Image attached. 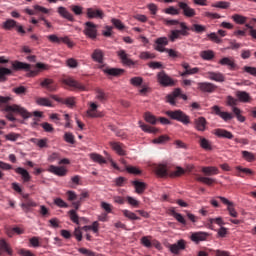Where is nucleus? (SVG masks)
I'll use <instances>...</instances> for the list:
<instances>
[{"label":"nucleus","mask_w":256,"mask_h":256,"mask_svg":"<svg viewBox=\"0 0 256 256\" xmlns=\"http://www.w3.org/2000/svg\"><path fill=\"white\" fill-rule=\"evenodd\" d=\"M164 25L167 27H176V25H179L180 29H173L168 34V39L171 41V43H175L177 39H183V37H189L190 31L193 33H205L207 31V27L203 26L201 24H193L191 27L187 26V23L180 22L179 20H171L169 18H163L162 19Z\"/></svg>","instance_id":"nucleus-1"},{"label":"nucleus","mask_w":256,"mask_h":256,"mask_svg":"<svg viewBox=\"0 0 256 256\" xmlns=\"http://www.w3.org/2000/svg\"><path fill=\"white\" fill-rule=\"evenodd\" d=\"M2 105H4L3 111L8 113L6 115V119H8V121H17L15 116H13V113H15L16 115H21V117H23V119H29V117H31V113H29V111H27V109H25L17 104L8 105L6 103V104H2Z\"/></svg>","instance_id":"nucleus-2"},{"label":"nucleus","mask_w":256,"mask_h":256,"mask_svg":"<svg viewBox=\"0 0 256 256\" xmlns=\"http://www.w3.org/2000/svg\"><path fill=\"white\" fill-rule=\"evenodd\" d=\"M154 171L158 177H181L185 173V170L181 167H177L174 172L169 174V166L167 164H155Z\"/></svg>","instance_id":"nucleus-3"},{"label":"nucleus","mask_w":256,"mask_h":256,"mask_svg":"<svg viewBox=\"0 0 256 256\" xmlns=\"http://www.w3.org/2000/svg\"><path fill=\"white\" fill-rule=\"evenodd\" d=\"M166 115L174 121H179V123H183V125H189V123H191V119L189 118V116L181 110H169L166 111Z\"/></svg>","instance_id":"nucleus-4"},{"label":"nucleus","mask_w":256,"mask_h":256,"mask_svg":"<svg viewBox=\"0 0 256 256\" xmlns=\"http://www.w3.org/2000/svg\"><path fill=\"white\" fill-rule=\"evenodd\" d=\"M83 34L88 38L95 41L97 39L98 31H97V24L88 21L84 23V30Z\"/></svg>","instance_id":"nucleus-5"},{"label":"nucleus","mask_w":256,"mask_h":256,"mask_svg":"<svg viewBox=\"0 0 256 256\" xmlns=\"http://www.w3.org/2000/svg\"><path fill=\"white\" fill-rule=\"evenodd\" d=\"M177 97H180L181 99H183V101H187V95L183 94V92L181 91V88L174 89V91L171 94H169L166 97V99H167V102L170 103V105L176 106Z\"/></svg>","instance_id":"nucleus-6"},{"label":"nucleus","mask_w":256,"mask_h":256,"mask_svg":"<svg viewBox=\"0 0 256 256\" xmlns=\"http://www.w3.org/2000/svg\"><path fill=\"white\" fill-rule=\"evenodd\" d=\"M48 40L51 43H64L65 45H67V47H69L70 49L75 47V43H73V41H71V39H69L67 36L65 37H59L55 34L49 35Z\"/></svg>","instance_id":"nucleus-7"},{"label":"nucleus","mask_w":256,"mask_h":256,"mask_svg":"<svg viewBox=\"0 0 256 256\" xmlns=\"http://www.w3.org/2000/svg\"><path fill=\"white\" fill-rule=\"evenodd\" d=\"M157 80L162 87H173V85H175V81H173L165 71H161L157 74Z\"/></svg>","instance_id":"nucleus-8"},{"label":"nucleus","mask_w":256,"mask_h":256,"mask_svg":"<svg viewBox=\"0 0 256 256\" xmlns=\"http://www.w3.org/2000/svg\"><path fill=\"white\" fill-rule=\"evenodd\" d=\"M86 16L88 19H104L105 12L99 8H87Z\"/></svg>","instance_id":"nucleus-9"},{"label":"nucleus","mask_w":256,"mask_h":256,"mask_svg":"<svg viewBox=\"0 0 256 256\" xmlns=\"http://www.w3.org/2000/svg\"><path fill=\"white\" fill-rule=\"evenodd\" d=\"M169 45V38L167 37H159L155 40L154 49L155 51H159V53H165L167 47Z\"/></svg>","instance_id":"nucleus-10"},{"label":"nucleus","mask_w":256,"mask_h":256,"mask_svg":"<svg viewBox=\"0 0 256 256\" xmlns=\"http://www.w3.org/2000/svg\"><path fill=\"white\" fill-rule=\"evenodd\" d=\"M186 247L187 243L185 242V240L181 239L177 243L171 244L169 249L174 255H179L181 251H185Z\"/></svg>","instance_id":"nucleus-11"},{"label":"nucleus","mask_w":256,"mask_h":256,"mask_svg":"<svg viewBox=\"0 0 256 256\" xmlns=\"http://www.w3.org/2000/svg\"><path fill=\"white\" fill-rule=\"evenodd\" d=\"M34 10H31L29 8L24 9V13H27V15H39V13H43L44 15H49L51 10L40 6V5H34Z\"/></svg>","instance_id":"nucleus-12"},{"label":"nucleus","mask_w":256,"mask_h":256,"mask_svg":"<svg viewBox=\"0 0 256 256\" xmlns=\"http://www.w3.org/2000/svg\"><path fill=\"white\" fill-rule=\"evenodd\" d=\"M218 199H220V201L224 204L227 205V211L229 212V215L231 217H238V213L235 210V204H233V202L229 201V199L223 197V196H219Z\"/></svg>","instance_id":"nucleus-13"},{"label":"nucleus","mask_w":256,"mask_h":256,"mask_svg":"<svg viewBox=\"0 0 256 256\" xmlns=\"http://www.w3.org/2000/svg\"><path fill=\"white\" fill-rule=\"evenodd\" d=\"M197 87L202 93H213L217 89V86L211 82H199Z\"/></svg>","instance_id":"nucleus-14"},{"label":"nucleus","mask_w":256,"mask_h":256,"mask_svg":"<svg viewBox=\"0 0 256 256\" xmlns=\"http://www.w3.org/2000/svg\"><path fill=\"white\" fill-rule=\"evenodd\" d=\"M181 66L183 67L184 72L180 73V77H187V75H197V73H199L198 67L191 68V65H189L187 62H183Z\"/></svg>","instance_id":"nucleus-15"},{"label":"nucleus","mask_w":256,"mask_h":256,"mask_svg":"<svg viewBox=\"0 0 256 256\" xmlns=\"http://www.w3.org/2000/svg\"><path fill=\"white\" fill-rule=\"evenodd\" d=\"M212 111L213 113H215V115H218V117H221L223 121H231V119H233V114L229 112L221 111V108L217 105L212 107Z\"/></svg>","instance_id":"nucleus-16"},{"label":"nucleus","mask_w":256,"mask_h":256,"mask_svg":"<svg viewBox=\"0 0 256 256\" xmlns=\"http://www.w3.org/2000/svg\"><path fill=\"white\" fill-rule=\"evenodd\" d=\"M178 7L182 9L183 15L185 17H195V15H197V13L195 12V9L189 7V5L185 2H179Z\"/></svg>","instance_id":"nucleus-17"},{"label":"nucleus","mask_w":256,"mask_h":256,"mask_svg":"<svg viewBox=\"0 0 256 256\" xmlns=\"http://www.w3.org/2000/svg\"><path fill=\"white\" fill-rule=\"evenodd\" d=\"M117 55L118 57H120L123 65H126L127 67H133V65H135V62L131 58H129V54H127L125 50L118 51Z\"/></svg>","instance_id":"nucleus-18"},{"label":"nucleus","mask_w":256,"mask_h":256,"mask_svg":"<svg viewBox=\"0 0 256 256\" xmlns=\"http://www.w3.org/2000/svg\"><path fill=\"white\" fill-rule=\"evenodd\" d=\"M48 172L53 173V175H57L58 177H65V175H67V169L63 166L50 165Z\"/></svg>","instance_id":"nucleus-19"},{"label":"nucleus","mask_w":256,"mask_h":256,"mask_svg":"<svg viewBox=\"0 0 256 256\" xmlns=\"http://www.w3.org/2000/svg\"><path fill=\"white\" fill-rule=\"evenodd\" d=\"M194 127L197 131H201L203 133L207 130V119L203 116L196 118L194 120Z\"/></svg>","instance_id":"nucleus-20"},{"label":"nucleus","mask_w":256,"mask_h":256,"mask_svg":"<svg viewBox=\"0 0 256 256\" xmlns=\"http://www.w3.org/2000/svg\"><path fill=\"white\" fill-rule=\"evenodd\" d=\"M64 83L65 85H68V87H72L73 89H77L78 91H85V86L77 80H74L73 78L65 79Z\"/></svg>","instance_id":"nucleus-21"},{"label":"nucleus","mask_w":256,"mask_h":256,"mask_svg":"<svg viewBox=\"0 0 256 256\" xmlns=\"http://www.w3.org/2000/svg\"><path fill=\"white\" fill-rule=\"evenodd\" d=\"M131 183L135 189V193L138 195H143V193H145V189H147V183L141 182L139 180H134Z\"/></svg>","instance_id":"nucleus-22"},{"label":"nucleus","mask_w":256,"mask_h":256,"mask_svg":"<svg viewBox=\"0 0 256 256\" xmlns=\"http://www.w3.org/2000/svg\"><path fill=\"white\" fill-rule=\"evenodd\" d=\"M57 13L62 17L63 19H67V21H75V17L71 12L67 11V8L60 6L57 8Z\"/></svg>","instance_id":"nucleus-23"},{"label":"nucleus","mask_w":256,"mask_h":256,"mask_svg":"<svg viewBox=\"0 0 256 256\" xmlns=\"http://www.w3.org/2000/svg\"><path fill=\"white\" fill-rule=\"evenodd\" d=\"M207 77L210 81H216V83H224L225 75L221 72H207Z\"/></svg>","instance_id":"nucleus-24"},{"label":"nucleus","mask_w":256,"mask_h":256,"mask_svg":"<svg viewBox=\"0 0 256 256\" xmlns=\"http://www.w3.org/2000/svg\"><path fill=\"white\" fill-rule=\"evenodd\" d=\"M209 234L207 232H194L192 233L190 239L194 243H200V241H207Z\"/></svg>","instance_id":"nucleus-25"},{"label":"nucleus","mask_w":256,"mask_h":256,"mask_svg":"<svg viewBox=\"0 0 256 256\" xmlns=\"http://www.w3.org/2000/svg\"><path fill=\"white\" fill-rule=\"evenodd\" d=\"M98 107L99 106L96 103L92 102L90 104V109L87 110L88 117H92V118L103 117V114L97 111Z\"/></svg>","instance_id":"nucleus-26"},{"label":"nucleus","mask_w":256,"mask_h":256,"mask_svg":"<svg viewBox=\"0 0 256 256\" xmlns=\"http://www.w3.org/2000/svg\"><path fill=\"white\" fill-rule=\"evenodd\" d=\"M214 135H216V137H220L221 139H233L234 137L233 133L221 128L215 129Z\"/></svg>","instance_id":"nucleus-27"},{"label":"nucleus","mask_w":256,"mask_h":256,"mask_svg":"<svg viewBox=\"0 0 256 256\" xmlns=\"http://www.w3.org/2000/svg\"><path fill=\"white\" fill-rule=\"evenodd\" d=\"M40 85L48 91H57V84H55L52 79L46 78L40 83Z\"/></svg>","instance_id":"nucleus-28"},{"label":"nucleus","mask_w":256,"mask_h":256,"mask_svg":"<svg viewBox=\"0 0 256 256\" xmlns=\"http://www.w3.org/2000/svg\"><path fill=\"white\" fill-rule=\"evenodd\" d=\"M236 97L240 103H251V95L245 91H237Z\"/></svg>","instance_id":"nucleus-29"},{"label":"nucleus","mask_w":256,"mask_h":256,"mask_svg":"<svg viewBox=\"0 0 256 256\" xmlns=\"http://www.w3.org/2000/svg\"><path fill=\"white\" fill-rule=\"evenodd\" d=\"M202 173L205 174L208 177H211L213 175H219V168L215 166H204L202 167Z\"/></svg>","instance_id":"nucleus-30"},{"label":"nucleus","mask_w":256,"mask_h":256,"mask_svg":"<svg viewBox=\"0 0 256 256\" xmlns=\"http://www.w3.org/2000/svg\"><path fill=\"white\" fill-rule=\"evenodd\" d=\"M13 69H15V71H30L31 70V64H27L25 62H19V61H15L12 64Z\"/></svg>","instance_id":"nucleus-31"},{"label":"nucleus","mask_w":256,"mask_h":256,"mask_svg":"<svg viewBox=\"0 0 256 256\" xmlns=\"http://www.w3.org/2000/svg\"><path fill=\"white\" fill-rule=\"evenodd\" d=\"M15 173H17L18 175H21L24 183H29V181H31V175L26 169L18 167L15 169Z\"/></svg>","instance_id":"nucleus-32"},{"label":"nucleus","mask_w":256,"mask_h":256,"mask_svg":"<svg viewBox=\"0 0 256 256\" xmlns=\"http://www.w3.org/2000/svg\"><path fill=\"white\" fill-rule=\"evenodd\" d=\"M110 147L115 151L118 155L124 156L127 155L125 150L123 149V144L119 142H110Z\"/></svg>","instance_id":"nucleus-33"},{"label":"nucleus","mask_w":256,"mask_h":256,"mask_svg":"<svg viewBox=\"0 0 256 256\" xmlns=\"http://www.w3.org/2000/svg\"><path fill=\"white\" fill-rule=\"evenodd\" d=\"M9 75H13V70L5 67H0V83H5Z\"/></svg>","instance_id":"nucleus-34"},{"label":"nucleus","mask_w":256,"mask_h":256,"mask_svg":"<svg viewBox=\"0 0 256 256\" xmlns=\"http://www.w3.org/2000/svg\"><path fill=\"white\" fill-rule=\"evenodd\" d=\"M104 53L103 50L101 49H95L91 55L93 61H95L96 63H103V57H104Z\"/></svg>","instance_id":"nucleus-35"},{"label":"nucleus","mask_w":256,"mask_h":256,"mask_svg":"<svg viewBox=\"0 0 256 256\" xmlns=\"http://www.w3.org/2000/svg\"><path fill=\"white\" fill-rule=\"evenodd\" d=\"M220 65H226L229 69L234 70L237 67L235 61L229 57H224L219 61Z\"/></svg>","instance_id":"nucleus-36"},{"label":"nucleus","mask_w":256,"mask_h":256,"mask_svg":"<svg viewBox=\"0 0 256 256\" xmlns=\"http://www.w3.org/2000/svg\"><path fill=\"white\" fill-rule=\"evenodd\" d=\"M5 251L8 255L13 256V249L9 247V244L5 240H0V255H3Z\"/></svg>","instance_id":"nucleus-37"},{"label":"nucleus","mask_w":256,"mask_h":256,"mask_svg":"<svg viewBox=\"0 0 256 256\" xmlns=\"http://www.w3.org/2000/svg\"><path fill=\"white\" fill-rule=\"evenodd\" d=\"M124 72L125 70L119 68H107L104 70V73L111 75L112 77H119V75H122Z\"/></svg>","instance_id":"nucleus-38"},{"label":"nucleus","mask_w":256,"mask_h":256,"mask_svg":"<svg viewBox=\"0 0 256 256\" xmlns=\"http://www.w3.org/2000/svg\"><path fill=\"white\" fill-rule=\"evenodd\" d=\"M155 57H157V55L150 51H142L139 54V59H141L142 61H149L151 59H155Z\"/></svg>","instance_id":"nucleus-39"},{"label":"nucleus","mask_w":256,"mask_h":256,"mask_svg":"<svg viewBox=\"0 0 256 256\" xmlns=\"http://www.w3.org/2000/svg\"><path fill=\"white\" fill-rule=\"evenodd\" d=\"M231 19L237 25H245V23H247V17H245L241 14H234V15H232Z\"/></svg>","instance_id":"nucleus-40"},{"label":"nucleus","mask_w":256,"mask_h":256,"mask_svg":"<svg viewBox=\"0 0 256 256\" xmlns=\"http://www.w3.org/2000/svg\"><path fill=\"white\" fill-rule=\"evenodd\" d=\"M199 145L202 149H205V151H211V149H213V147L211 146V142L203 137H199Z\"/></svg>","instance_id":"nucleus-41"},{"label":"nucleus","mask_w":256,"mask_h":256,"mask_svg":"<svg viewBox=\"0 0 256 256\" xmlns=\"http://www.w3.org/2000/svg\"><path fill=\"white\" fill-rule=\"evenodd\" d=\"M90 159H92L94 163H99V165H104L105 163H107V160H105L101 154L97 153H91Z\"/></svg>","instance_id":"nucleus-42"},{"label":"nucleus","mask_w":256,"mask_h":256,"mask_svg":"<svg viewBox=\"0 0 256 256\" xmlns=\"http://www.w3.org/2000/svg\"><path fill=\"white\" fill-rule=\"evenodd\" d=\"M200 57L204 59V61H211V59H214L215 53L212 50H204L200 52Z\"/></svg>","instance_id":"nucleus-43"},{"label":"nucleus","mask_w":256,"mask_h":256,"mask_svg":"<svg viewBox=\"0 0 256 256\" xmlns=\"http://www.w3.org/2000/svg\"><path fill=\"white\" fill-rule=\"evenodd\" d=\"M242 157L245 161H247L248 163H253V161H255L256 157L255 154L252 152H249L247 150H243L242 152Z\"/></svg>","instance_id":"nucleus-44"},{"label":"nucleus","mask_w":256,"mask_h":256,"mask_svg":"<svg viewBox=\"0 0 256 256\" xmlns=\"http://www.w3.org/2000/svg\"><path fill=\"white\" fill-rule=\"evenodd\" d=\"M21 207L23 211L27 212V211H30L31 207H37V204L35 203V201L31 199H27L21 204Z\"/></svg>","instance_id":"nucleus-45"},{"label":"nucleus","mask_w":256,"mask_h":256,"mask_svg":"<svg viewBox=\"0 0 256 256\" xmlns=\"http://www.w3.org/2000/svg\"><path fill=\"white\" fill-rule=\"evenodd\" d=\"M15 27H17V21L13 19H8L3 22V29H6L7 31H11V29H15Z\"/></svg>","instance_id":"nucleus-46"},{"label":"nucleus","mask_w":256,"mask_h":256,"mask_svg":"<svg viewBox=\"0 0 256 256\" xmlns=\"http://www.w3.org/2000/svg\"><path fill=\"white\" fill-rule=\"evenodd\" d=\"M122 213L124 217H127V219H130L131 221H140L141 218L137 216L134 212H131L129 210H122Z\"/></svg>","instance_id":"nucleus-47"},{"label":"nucleus","mask_w":256,"mask_h":256,"mask_svg":"<svg viewBox=\"0 0 256 256\" xmlns=\"http://www.w3.org/2000/svg\"><path fill=\"white\" fill-rule=\"evenodd\" d=\"M60 103H62V105H67L70 109H73L76 103L75 97L62 98V100H60Z\"/></svg>","instance_id":"nucleus-48"},{"label":"nucleus","mask_w":256,"mask_h":256,"mask_svg":"<svg viewBox=\"0 0 256 256\" xmlns=\"http://www.w3.org/2000/svg\"><path fill=\"white\" fill-rule=\"evenodd\" d=\"M96 99H98V101H100L101 103H105V101H107V99H108V96L103 90L97 89L96 90Z\"/></svg>","instance_id":"nucleus-49"},{"label":"nucleus","mask_w":256,"mask_h":256,"mask_svg":"<svg viewBox=\"0 0 256 256\" xmlns=\"http://www.w3.org/2000/svg\"><path fill=\"white\" fill-rule=\"evenodd\" d=\"M211 7H215L216 9H229V7H231V3L219 1L214 4H211Z\"/></svg>","instance_id":"nucleus-50"},{"label":"nucleus","mask_w":256,"mask_h":256,"mask_svg":"<svg viewBox=\"0 0 256 256\" xmlns=\"http://www.w3.org/2000/svg\"><path fill=\"white\" fill-rule=\"evenodd\" d=\"M209 223V229H213V223H216V225H225V222H223V218L218 217V218H210L208 220Z\"/></svg>","instance_id":"nucleus-51"},{"label":"nucleus","mask_w":256,"mask_h":256,"mask_svg":"<svg viewBox=\"0 0 256 256\" xmlns=\"http://www.w3.org/2000/svg\"><path fill=\"white\" fill-rule=\"evenodd\" d=\"M66 66L70 69H77L79 67V62L75 58H69L66 60Z\"/></svg>","instance_id":"nucleus-52"},{"label":"nucleus","mask_w":256,"mask_h":256,"mask_svg":"<svg viewBox=\"0 0 256 256\" xmlns=\"http://www.w3.org/2000/svg\"><path fill=\"white\" fill-rule=\"evenodd\" d=\"M197 181H199L200 183H204V185L208 186H211L213 183H215V179L203 176L198 177Z\"/></svg>","instance_id":"nucleus-53"},{"label":"nucleus","mask_w":256,"mask_h":256,"mask_svg":"<svg viewBox=\"0 0 256 256\" xmlns=\"http://www.w3.org/2000/svg\"><path fill=\"white\" fill-rule=\"evenodd\" d=\"M172 216L178 221V223H181L182 225H187V220L181 215L180 213L175 212V210H172Z\"/></svg>","instance_id":"nucleus-54"},{"label":"nucleus","mask_w":256,"mask_h":256,"mask_svg":"<svg viewBox=\"0 0 256 256\" xmlns=\"http://www.w3.org/2000/svg\"><path fill=\"white\" fill-rule=\"evenodd\" d=\"M111 23L114 25V27L116 29H118L119 31H123V29H125V25L123 24V22H121V20L117 19V18H112L111 19Z\"/></svg>","instance_id":"nucleus-55"},{"label":"nucleus","mask_w":256,"mask_h":256,"mask_svg":"<svg viewBox=\"0 0 256 256\" xmlns=\"http://www.w3.org/2000/svg\"><path fill=\"white\" fill-rule=\"evenodd\" d=\"M64 141H66V143H70V145H75V135L71 132H66L64 134Z\"/></svg>","instance_id":"nucleus-56"},{"label":"nucleus","mask_w":256,"mask_h":256,"mask_svg":"<svg viewBox=\"0 0 256 256\" xmlns=\"http://www.w3.org/2000/svg\"><path fill=\"white\" fill-rule=\"evenodd\" d=\"M36 103L42 107H52L51 100L48 98H38Z\"/></svg>","instance_id":"nucleus-57"},{"label":"nucleus","mask_w":256,"mask_h":256,"mask_svg":"<svg viewBox=\"0 0 256 256\" xmlns=\"http://www.w3.org/2000/svg\"><path fill=\"white\" fill-rule=\"evenodd\" d=\"M68 215L73 223H76V225H79V215H77L76 210H70L68 212Z\"/></svg>","instance_id":"nucleus-58"},{"label":"nucleus","mask_w":256,"mask_h":256,"mask_svg":"<svg viewBox=\"0 0 256 256\" xmlns=\"http://www.w3.org/2000/svg\"><path fill=\"white\" fill-rule=\"evenodd\" d=\"M141 243L144 247H147L148 249L153 247V243L151 242V236H144L141 238Z\"/></svg>","instance_id":"nucleus-59"},{"label":"nucleus","mask_w":256,"mask_h":256,"mask_svg":"<svg viewBox=\"0 0 256 256\" xmlns=\"http://www.w3.org/2000/svg\"><path fill=\"white\" fill-rule=\"evenodd\" d=\"M126 171L131 175H141V170L135 166H126Z\"/></svg>","instance_id":"nucleus-60"},{"label":"nucleus","mask_w":256,"mask_h":256,"mask_svg":"<svg viewBox=\"0 0 256 256\" xmlns=\"http://www.w3.org/2000/svg\"><path fill=\"white\" fill-rule=\"evenodd\" d=\"M130 83L134 87H141V85H143V78L142 77H133L130 79Z\"/></svg>","instance_id":"nucleus-61"},{"label":"nucleus","mask_w":256,"mask_h":256,"mask_svg":"<svg viewBox=\"0 0 256 256\" xmlns=\"http://www.w3.org/2000/svg\"><path fill=\"white\" fill-rule=\"evenodd\" d=\"M54 204H56L57 207H60L61 209H67V207H69V204H67V202H65L61 198H55L54 199Z\"/></svg>","instance_id":"nucleus-62"},{"label":"nucleus","mask_w":256,"mask_h":256,"mask_svg":"<svg viewBox=\"0 0 256 256\" xmlns=\"http://www.w3.org/2000/svg\"><path fill=\"white\" fill-rule=\"evenodd\" d=\"M32 143H35L40 149L47 147V139H32Z\"/></svg>","instance_id":"nucleus-63"},{"label":"nucleus","mask_w":256,"mask_h":256,"mask_svg":"<svg viewBox=\"0 0 256 256\" xmlns=\"http://www.w3.org/2000/svg\"><path fill=\"white\" fill-rule=\"evenodd\" d=\"M66 197H67L68 201H71L72 203L77 201V193H75V191L68 190L66 192Z\"/></svg>","instance_id":"nucleus-64"}]
</instances>
